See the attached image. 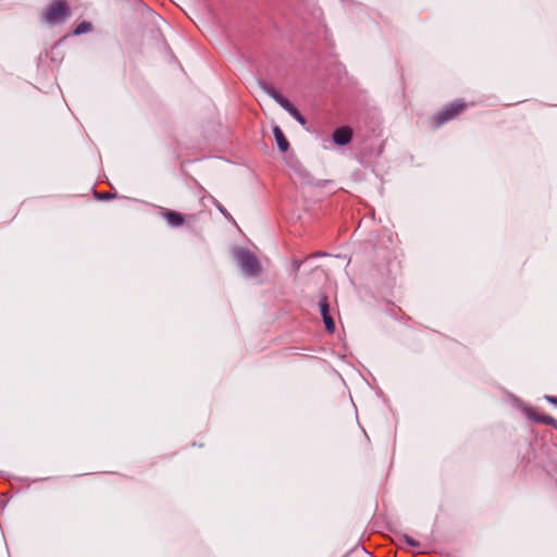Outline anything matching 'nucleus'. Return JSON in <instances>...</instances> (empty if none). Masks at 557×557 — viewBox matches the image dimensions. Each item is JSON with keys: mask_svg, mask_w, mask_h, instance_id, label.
<instances>
[{"mask_svg": "<svg viewBox=\"0 0 557 557\" xmlns=\"http://www.w3.org/2000/svg\"><path fill=\"white\" fill-rule=\"evenodd\" d=\"M70 13L71 10L65 0H54L46 8L42 17L49 24H57L63 22Z\"/></svg>", "mask_w": 557, "mask_h": 557, "instance_id": "1", "label": "nucleus"}, {"mask_svg": "<svg viewBox=\"0 0 557 557\" xmlns=\"http://www.w3.org/2000/svg\"><path fill=\"white\" fill-rule=\"evenodd\" d=\"M466 108L467 103L460 100L449 103L432 117L433 126H442L446 122L457 117L460 113H462L466 110Z\"/></svg>", "mask_w": 557, "mask_h": 557, "instance_id": "2", "label": "nucleus"}, {"mask_svg": "<svg viewBox=\"0 0 557 557\" xmlns=\"http://www.w3.org/2000/svg\"><path fill=\"white\" fill-rule=\"evenodd\" d=\"M237 260L240 269L249 276H257L261 272V267L257 257L247 251L243 250L237 253Z\"/></svg>", "mask_w": 557, "mask_h": 557, "instance_id": "3", "label": "nucleus"}, {"mask_svg": "<svg viewBox=\"0 0 557 557\" xmlns=\"http://www.w3.org/2000/svg\"><path fill=\"white\" fill-rule=\"evenodd\" d=\"M319 308H320V312L323 318V322L325 324L326 331L329 333H334L335 332V322L330 313V305H329L327 296H325V295L321 296V298L319 300Z\"/></svg>", "mask_w": 557, "mask_h": 557, "instance_id": "4", "label": "nucleus"}, {"mask_svg": "<svg viewBox=\"0 0 557 557\" xmlns=\"http://www.w3.org/2000/svg\"><path fill=\"white\" fill-rule=\"evenodd\" d=\"M352 138V129L349 126H342L334 131L333 140L338 146H345Z\"/></svg>", "mask_w": 557, "mask_h": 557, "instance_id": "5", "label": "nucleus"}, {"mask_svg": "<svg viewBox=\"0 0 557 557\" xmlns=\"http://www.w3.org/2000/svg\"><path fill=\"white\" fill-rule=\"evenodd\" d=\"M162 215L168 224L173 227L182 226L185 223V216L177 211L166 210Z\"/></svg>", "mask_w": 557, "mask_h": 557, "instance_id": "6", "label": "nucleus"}, {"mask_svg": "<svg viewBox=\"0 0 557 557\" xmlns=\"http://www.w3.org/2000/svg\"><path fill=\"white\" fill-rule=\"evenodd\" d=\"M273 135H274L275 141L277 144L280 151L283 153L286 152L289 149V143L286 139V137L280 126L275 125L273 127Z\"/></svg>", "mask_w": 557, "mask_h": 557, "instance_id": "7", "label": "nucleus"}, {"mask_svg": "<svg viewBox=\"0 0 557 557\" xmlns=\"http://www.w3.org/2000/svg\"><path fill=\"white\" fill-rule=\"evenodd\" d=\"M269 94L284 110L293 104L285 96L274 89L270 90Z\"/></svg>", "mask_w": 557, "mask_h": 557, "instance_id": "8", "label": "nucleus"}, {"mask_svg": "<svg viewBox=\"0 0 557 557\" xmlns=\"http://www.w3.org/2000/svg\"><path fill=\"white\" fill-rule=\"evenodd\" d=\"M534 420L536 422H540V423H543V424H546V425H555V423H556V420L553 417L547 416V414L534 416Z\"/></svg>", "mask_w": 557, "mask_h": 557, "instance_id": "9", "label": "nucleus"}, {"mask_svg": "<svg viewBox=\"0 0 557 557\" xmlns=\"http://www.w3.org/2000/svg\"><path fill=\"white\" fill-rule=\"evenodd\" d=\"M91 29V24L88 23V22H82L81 24H78L76 26V28L74 29V34L75 35H81V34H85L87 32H89Z\"/></svg>", "mask_w": 557, "mask_h": 557, "instance_id": "10", "label": "nucleus"}, {"mask_svg": "<svg viewBox=\"0 0 557 557\" xmlns=\"http://www.w3.org/2000/svg\"><path fill=\"white\" fill-rule=\"evenodd\" d=\"M297 115H294L293 117L299 122L301 125H305L306 124V119L304 117V115L300 113V111H297L296 113Z\"/></svg>", "mask_w": 557, "mask_h": 557, "instance_id": "11", "label": "nucleus"}, {"mask_svg": "<svg viewBox=\"0 0 557 557\" xmlns=\"http://www.w3.org/2000/svg\"><path fill=\"white\" fill-rule=\"evenodd\" d=\"M286 111H287L292 116H294V115H297L296 113H297V111H299V110H298L294 104H290V106L286 109Z\"/></svg>", "mask_w": 557, "mask_h": 557, "instance_id": "12", "label": "nucleus"}, {"mask_svg": "<svg viewBox=\"0 0 557 557\" xmlns=\"http://www.w3.org/2000/svg\"><path fill=\"white\" fill-rule=\"evenodd\" d=\"M546 400L554 404V405H557V396H549V395H546L545 396Z\"/></svg>", "mask_w": 557, "mask_h": 557, "instance_id": "13", "label": "nucleus"}, {"mask_svg": "<svg viewBox=\"0 0 557 557\" xmlns=\"http://www.w3.org/2000/svg\"><path fill=\"white\" fill-rule=\"evenodd\" d=\"M406 541L408 544L412 545V546H416L418 543L413 540H411L410 537L406 536Z\"/></svg>", "mask_w": 557, "mask_h": 557, "instance_id": "14", "label": "nucleus"}]
</instances>
